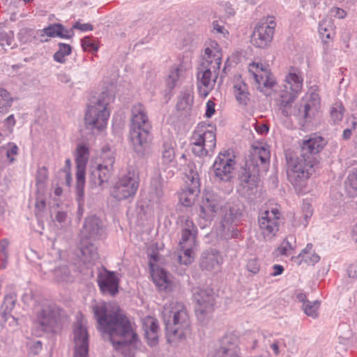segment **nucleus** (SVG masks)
<instances>
[{
  "instance_id": "obj_34",
  "label": "nucleus",
  "mask_w": 357,
  "mask_h": 357,
  "mask_svg": "<svg viewBox=\"0 0 357 357\" xmlns=\"http://www.w3.org/2000/svg\"><path fill=\"white\" fill-rule=\"evenodd\" d=\"M220 213L222 214V222L227 225L238 220L242 216V211L236 205H224Z\"/></svg>"
},
{
  "instance_id": "obj_41",
  "label": "nucleus",
  "mask_w": 357,
  "mask_h": 357,
  "mask_svg": "<svg viewBox=\"0 0 357 357\" xmlns=\"http://www.w3.org/2000/svg\"><path fill=\"white\" fill-rule=\"evenodd\" d=\"M192 103V97L190 92L185 91L181 93L176 103V108L181 111H188Z\"/></svg>"
},
{
  "instance_id": "obj_38",
  "label": "nucleus",
  "mask_w": 357,
  "mask_h": 357,
  "mask_svg": "<svg viewBox=\"0 0 357 357\" xmlns=\"http://www.w3.org/2000/svg\"><path fill=\"white\" fill-rule=\"evenodd\" d=\"M346 188L350 196H357V168H353L349 173L346 181Z\"/></svg>"
},
{
  "instance_id": "obj_3",
  "label": "nucleus",
  "mask_w": 357,
  "mask_h": 357,
  "mask_svg": "<svg viewBox=\"0 0 357 357\" xmlns=\"http://www.w3.org/2000/svg\"><path fill=\"white\" fill-rule=\"evenodd\" d=\"M287 162V174L289 181L296 190L303 192L307 185L308 179L319 168V162L311 158L296 155L288 150L285 152Z\"/></svg>"
},
{
  "instance_id": "obj_52",
  "label": "nucleus",
  "mask_w": 357,
  "mask_h": 357,
  "mask_svg": "<svg viewBox=\"0 0 357 357\" xmlns=\"http://www.w3.org/2000/svg\"><path fill=\"white\" fill-rule=\"evenodd\" d=\"M289 238H286L282 243L281 245L278 248L277 250L280 255L289 256L291 255L290 252L294 248H293Z\"/></svg>"
},
{
  "instance_id": "obj_56",
  "label": "nucleus",
  "mask_w": 357,
  "mask_h": 357,
  "mask_svg": "<svg viewBox=\"0 0 357 357\" xmlns=\"http://www.w3.org/2000/svg\"><path fill=\"white\" fill-rule=\"evenodd\" d=\"M48 178V171L45 167H39L36 173L37 183H44Z\"/></svg>"
},
{
  "instance_id": "obj_14",
  "label": "nucleus",
  "mask_w": 357,
  "mask_h": 357,
  "mask_svg": "<svg viewBox=\"0 0 357 357\" xmlns=\"http://www.w3.org/2000/svg\"><path fill=\"white\" fill-rule=\"evenodd\" d=\"M60 314L55 305H43L37 312L35 325L40 331L46 333H55L59 328Z\"/></svg>"
},
{
  "instance_id": "obj_37",
  "label": "nucleus",
  "mask_w": 357,
  "mask_h": 357,
  "mask_svg": "<svg viewBox=\"0 0 357 357\" xmlns=\"http://www.w3.org/2000/svg\"><path fill=\"white\" fill-rule=\"evenodd\" d=\"M174 145V142L170 139L163 142V144L161 147V153L162 161L164 163L168 164L174 160L175 157Z\"/></svg>"
},
{
  "instance_id": "obj_33",
  "label": "nucleus",
  "mask_w": 357,
  "mask_h": 357,
  "mask_svg": "<svg viewBox=\"0 0 357 357\" xmlns=\"http://www.w3.org/2000/svg\"><path fill=\"white\" fill-rule=\"evenodd\" d=\"M43 33L48 37L61 38H71L74 36L73 29H66L65 26L59 23L50 24L43 29Z\"/></svg>"
},
{
  "instance_id": "obj_60",
  "label": "nucleus",
  "mask_w": 357,
  "mask_h": 357,
  "mask_svg": "<svg viewBox=\"0 0 357 357\" xmlns=\"http://www.w3.org/2000/svg\"><path fill=\"white\" fill-rule=\"evenodd\" d=\"M71 29H79L82 31H92L93 29V26L89 23L81 24L79 22H77L73 25Z\"/></svg>"
},
{
  "instance_id": "obj_23",
  "label": "nucleus",
  "mask_w": 357,
  "mask_h": 357,
  "mask_svg": "<svg viewBox=\"0 0 357 357\" xmlns=\"http://www.w3.org/2000/svg\"><path fill=\"white\" fill-rule=\"evenodd\" d=\"M222 61V52L216 42L212 41L210 47L204 50L203 61L200 65L210 67L213 70H220Z\"/></svg>"
},
{
  "instance_id": "obj_35",
  "label": "nucleus",
  "mask_w": 357,
  "mask_h": 357,
  "mask_svg": "<svg viewBox=\"0 0 357 357\" xmlns=\"http://www.w3.org/2000/svg\"><path fill=\"white\" fill-rule=\"evenodd\" d=\"M234 92L236 100L239 104L247 105L250 100L248 87L247 84L243 82L236 84L234 86Z\"/></svg>"
},
{
  "instance_id": "obj_45",
  "label": "nucleus",
  "mask_w": 357,
  "mask_h": 357,
  "mask_svg": "<svg viewBox=\"0 0 357 357\" xmlns=\"http://www.w3.org/2000/svg\"><path fill=\"white\" fill-rule=\"evenodd\" d=\"M344 108L340 102H335L330 111L331 118L334 123L340 122L342 120L344 114Z\"/></svg>"
},
{
  "instance_id": "obj_13",
  "label": "nucleus",
  "mask_w": 357,
  "mask_h": 357,
  "mask_svg": "<svg viewBox=\"0 0 357 357\" xmlns=\"http://www.w3.org/2000/svg\"><path fill=\"white\" fill-rule=\"evenodd\" d=\"M235 155L229 150L220 153L213 165L216 178L224 182H229L234 176Z\"/></svg>"
},
{
  "instance_id": "obj_4",
  "label": "nucleus",
  "mask_w": 357,
  "mask_h": 357,
  "mask_svg": "<svg viewBox=\"0 0 357 357\" xmlns=\"http://www.w3.org/2000/svg\"><path fill=\"white\" fill-rule=\"evenodd\" d=\"M151 129L145 107L141 103L134 105L131 109L130 135L133 149L137 154H144L151 140Z\"/></svg>"
},
{
  "instance_id": "obj_42",
  "label": "nucleus",
  "mask_w": 357,
  "mask_h": 357,
  "mask_svg": "<svg viewBox=\"0 0 357 357\" xmlns=\"http://www.w3.org/2000/svg\"><path fill=\"white\" fill-rule=\"evenodd\" d=\"M150 193L153 195L157 199L163 196V183L161 176L159 175L151 181Z\"/></svg>"
},
{
  "instance_id": "obj_17",
  "label": "nucleus",
  "mask_w": 357,
  "mask_h": 357,
  "mask_svg": "<svg viewBox=\"0 0 357 357\" xmlns=\"http://www.w3.org/2000/svg\"><path fill=\"white\" fill-rule=\"evenodd\" d=\"M80 233L84 239L99 241L105 237L106 227L99 217L91 215L85 218Z\"/></svg>"
},
{
  "instance_id": "obj_10",
  "label": "nucleus",
  "mask_w": 357,
  "mask_h": 357,
  "mask_svg": "<svg viewBox=\"0 0 357 357\" xmlns=\"http://www.w3.org/2000/svg\"><path fill=\"white\" fill-rule=\"evenodd\" d=\"M193 300L196 303L195 311L198 320L202 324H206L211 314L214 310L215 295L212 289L194 288Z\"/></svg>"
},
{
  "instance_id": "obj_29",
  "label": "nucleus",
  "mask_w": 357,
  "mask_h": 357,
  "mask_svg": "<svg viewBox=\"0 0 357 357\" xmlns=\"http://www.w3.org/2000/svg\"><path fill=\"white\" fill-rule=\"evenodd\" d=\"M297 97L290 96L289 93H281L278 100V108L281 114L285 116L294 115L300 119L303 117L298 113V107H293L292 104Z\"/></svg>"
},
{
  "instance_id": "obj_31",
  "label": "nucleus",
  "mask_w": 357,
  "mask_h": 357,
  "mask_svg": "<svg viewBox=\"0 0 357 357\" xmlns=\"http://www.w3.org/2000/svg\"><path fill=\"white\" fill-rule=\"evenodd\" d=\"M313 245L307 243L306 247L301 250L300 254L296 257H291V261L300 265L302 261H304L307 264L314 266L319 261L320 257L318 254L315 253L312 250Z\"/></svg>"
},
{
  "instance_id": "obj_36",
  "label": "nucleus",
  "mask_w": 357,
  "mask_h": 357,
  "mask_svg": "<svg viewBox=\"0 0 357 357\" xmlns=\"http://www.w3.org/2000/svg\"><path fill=\"white\" fill-rule=\"evenodd\" d=\"M153 281L160 289H166L168 283L167 272L162 268L152 270Z\"/></svg>"
},
{
  "instance_id": "obj_43",
  "label": "nucleus",
  "mask_w": 357,
  "mask_h": 357,
  "mask_svg": "<svg viewBox=\"0 0 357 357\" xmlns=\"http://www.w3.org/2000/svg\"><path fill=\"white\" fill-rule=\"evenodd\" d=\"M17 302V294L15 292H10L4 296L3 302L1 305L3 313L9 314L15 307Z\"/></svg>"
},
{
  "instance_id": "obj_24",
  "label": "nucleus",
  "mask_w": 357,
  "mask_h": 357,
  "mask_svg": "<svg viewBox=\"0 0 357 357\" xmlns=\"http://www.w3.org/2000/svg\"><path fill=\"white\" fill-rule=\"evenodd\" d=\"M238 339L233 335H225L220 340V348L213 357H241L238 355Z\"/></svg>"
},
{
  "instance_id": "obj_57",
  "label": "nucleus",
  "mask_w": 357,
  "mask_h": 357,
  "mask_svg": "<svg viewBox=\"0 0 357 357\" xmlns=\"http://www.w3.org/2000/svg\"><path fill=\"white\" fill-rule=\"evenodd\" d=\"M42 349V342L39 340L33 342L29 349V354L32 355L38 354Z\"/></svg>"
},
{
  "instance_id": "obj_49",
  "label": "nucleus",
  "mask_w": 357,
  "mask_h": 357,
  "mask_svg": "<svg viewBox=\"0 0 357 357\" xmlns=\"http://www.w3.org/2000/svg\"><path fill=\"white\" fill-rule=\"evenodd\" d=\"M188 180L190 181L188 188L192 189V191H199L200 181L198 172L190 168L186 174Z\"/></svg>"
},
{
  "instance_id": "obj_1",
  "label": "nucleus",
  "mask_w": 357,
  "mask_h": 357,
  "mask_svg": "<svg viewBox=\"0 0 357 357\" xmlns=\"http://www.w3.org/2000/svg\"><path fill=\"white\" fill-rule=\"evenodd\" d=\"M92 312L105 340L109 341L116 351H123L136 343L138 335L126 314L120 311H110L105 302L94 301Z\"/></svg>"
},
{
  "instance_id": "obj_53",
  "label": "nucleus",
  "mask_w": 357,
  "mask_h": 357,
  "mask_svg": "<svg viewBox=\"0 0 357 357\" xmlns=\"http://www.w3.org/2000/svg\"><path fill=\"white\" fill-rule=\"evenodd\" d=\"M81 45L84 51L92 50L96 52L98 50V46L95 41L89 36H86L82 39Z\"/></svg>"
},
{
  "instance_id": "obj_39",
  "label": "nucleus",
  "mask_w": 357,
  "mask_h": 357,
  "mask_svg": "<svg viewBox=\"0 0 357 357\" xmlns=\"http://www.w3.org/2000/svg\"><path fill=\"white\" fill-rule=\"evenodd\" d=\"M59 50L54 54V60L60 63L66 62L65 57L72 52V47L70 45L59 43L58 44Z\"/></svg>"
},
{
  "instance_id": "obj_11",
  "label": "nucleus",
  "mask_w": 357,
  "mask_h": 357,
  "mask_svg": "<svg viewBox=\"0 0 357 357\" xmlns=\"http://www.w3.org/2000/svg\"><path fill=\"white\" fill-rule=\"evenodd\" d=\"M102 158V163L91 167L89 170V183L91 187H99L107 183L114 173L115 158L113 154L109 151L105 152Z\"/></svg>"
},
{
  "instance_id": "obj_30",
  "label": "nucleus",
  "mask_w": 357,
  "mask_h": 357,
  "mask_svg": "<svg viewBox=\"0 0 357 357\" xmlns=\"http://www.w3.org/2000/svg\"><path fill=\"white\" fill-rule=\"evenodd\" d=\"M93 241L82 238L80 244L81 259L84 263H93L98 259L97 247Z\"/></svg>"
},
{
  "instance_id": "obj_54",
  "label": "nucleus",
  "mask_w": 357,
  "mask_h": 357,
  "mask_svg": "<svg viewBox=\"0 0 357 357\" xmlns=\"http://www.w3.org/2000/svg\"><path fill=\"white\" fill-rule=\"evenodd\" d=\"M179 78V74H178V69H175L174 70L172 71L170 74L169 75L166 82L167 85L169 87V89H172L174 88L177 84V82Z\"/></svg>"
},
{
  "instance_id": "obj_44",
  "label": "nucleus",
  "mask_w": 357,
  "mask_h": 357,
  "mask_svg": "<svg viewBox=\"0 0 357 357\" xmlns=\"http://www.w3.org/2000/svg\"><path fill=\"white\" fill-rule=\"evenodd\" d=\"M195 247H181V253L178 255V259L180 264L184 265L190 264L194 260L193 251Z\"/></svg>"
},
{
  "instance_id": "obj_26",
  "label": "nucleus",
  "mask_w": 357,
  "mask_h": 357,
  "mask_svg": "<svg viewBox=\"0 0 357 357\" xmlns=\"http://www.w3.org/2000/svg\"><path fill=\"white\" fill-rule=\"evenodd\" d=\"M89 152L85 145L79 144L76 153V183L85 184V167L89 159Z\"/></svg>"
},
{
  "instance_id": "obj_59",
  "label": "nucleus",
  "mask_w": 357,
  "mask_h": 357,
  "mask_svg": "<svg viewBox=\"0 0 357 357\" xmlns=\"http://www.w3.org/2000/svg\"><path fill=\"white\" fill-rule=\"evenodd\" d=\"M303 213L304 219L306 222H307V219L310 218L312 215V205L308 202H304L303 204Z\"/></svg>"
},
{
  "instance_id": "obj_5",
  "label": "nucleus",
  "mask_w": 357,
  "mask_h": 357,
  "mask_svg": "<svg viewBox=\"0 0 357 357\" xmlns=\"http://www.w3.org/2000/svg\"><path fill=\"white\" fill-rule=\"evenodd\" d=\"M163 317L167 342L182 339L190 326V317L183 304L172 303L169 307L165 308Z\"/></svg>"
},
{
  "instance_id": "obj_9",
  "label": "nucleus",
  "mask_w": 357,
  "mask_h": 357,
  "mask_svg": "<svg viewBox=\"0 0 357 357\" xmlns=\"http://www.w3.org/2000/svg\"><path fill=\"white\" fill-rule=\"evenodd\" d=\"M216 146L215 132L205 126H197L190 137L192 153L198 157L206 156L213 152Z\"/></svg>"
},
{
  "instance_id": "obj_48",
  "label": "nucleus",
  "mask_w": 357,
  "mask_h": 357,
  "mask_svg": "<svg viewBox=\"0 0 357 357\" xmlns=\"http://www.w3.org/2000/svg\"><path fill=\"white\" fill-rule=\"evenodd\" d=\"M320 307V302L317 300L314 301H307L305 304H303V309L304 312L309 317L317 318L318 317V310Z\"/></svg>"
},
{
  "instance_id": "obj_27",
  "label": "nucleus",
  "mask_w": 357,
  "mask_h": 357,
  "mask_svg": "<svg viewBox=\"0 0 357 357\" xmlns=\"http://www.w3.org/2000/svg\"><path fill=\"white\" fill-rule=\"evenodd\" d=\"M197 229L192 220L186 218L182 223L180 247H195Z\"/></svg>"
},
{
  "instance_id": "obj_55",
  "label": "nucleus",
  "mask_w": 357,
  "mask_h": 357,
  "mask_svg": "<svg viewBox=\"0 0 357 357\" xmlns=\"http://www.w3.org/2000/svg\"><path fill=\"white\" fill-rule=\"evenodd\" d=\"M247 270L252 274H257L260 270L259 261L257 259H251L248 260L246 264Z\"/></svg>"
},
{
  "instance_id": "obj_62",
  "label": "nucleus",
  "mask_w": 357,
  "mask_h": 357,
  "mask_svg": "<svg viewBox=\"0 0 357 357\" xmlns=\"http://www.w3.org/2000/svg\"><path fill=\"white\" fill-rule=\"evenodd\" d=\"M9 245V241L7 238H3L0 241V250L3 257H8V248Z\"/></svg>"
},
{
  "instance_id": "obj_21",
  "label": "nucleus",
  "mask_w": 357,
  "mask_h": 357,
  "mask_svg": "<svg viewBox=\"0 0 357 357\" xmlns=\"http://www.w3.org/2000/svg\"><path fill=\"white\" fill-rule=\"evenodd\" d=\"M249 72L251 73L258 84V89L264 91V89H271L275 84L273 75L262 63H253L250 66Z\"/></svg>"
},
{
  "instance_id": "obj_22",
  "label": "nucleus",
  "mask_w": 357,
  "mask_h": 357,
  "mask_svg": "<svg viewBox=\"0 0 357 357\" xmlns=\"http://www.w3.org/2000/svg\"><path fill=\"white\" fill-rule=\"evenodd\" d=\"M320 109V98L319 94L314 91L310 93L309 98L302 100L299 105L298 113L305 121H311Z\"/></svg>"
},
{
  "instance_id": "obj_19",
  "label": "nucleus",
  "mask_w": 357,
  "mask_h": 357,
  "mask_svg": "<svg viewBox=\"0 0 357 357\" xmlns=\"http://www.w3.org/2000/svg\"><path fill=\"white\" fill-rule=\"evenodd\" d=\"M97 282L100 291L105 295L114 296L119 292V278L114 271L104 268L98 274Z\"/></svg>"
},
{
  "instance_id": "obj_28",
  "label": "nucleus",
  "mask_w": 357,
  "mask_h": 357,
  "mask_svg": "<svg viewBox=\"0 0 357 357\" xmlns=\"http://www.w3.org/2000/svg\"><path fill=\"white\" fill-rule=\"evenodd\" d=\"M221 257L215 249L204 251L201 256L199 266L207 271H218L220 268Z\"/></svg>"
},
{
  "instance_id": "obj_12",
  "label": "nucleus",
  "mask_w": 357,
  "mask_h": 357,
  "mask_svg": "<svg viewBox=\"0 0 357 357\" xmlns=\"http://www.w3.org/2000/svg\"><path fill=\"white\" fill-rule=\"evenodd\" d=\"M259 231L265 241H271L276 236L280 225V213L276 208L259 213L258 216Z\"/></svg>"
},
{
  "instance_id": "obj_8",
  "label": "nucleus",
  "mask_w": 357,
  "mask_h": 357,
  "mask_svg": "<svg viewBox=\"0 0 357 357\" xmlns=\"http://www.w3.org/2000/svg\"><path fill=\"white\" fill-rule=\"evenodd\" d=\"M139 185V173L137 169L132 166L126 169L114 185L111 195L117 201L132 199Z\"/></svg>"
},
{
  "instance_id": "obj_2",
  "label": "nucleus",
  "mask_w": 357,
  "mask_h": 357,
  "mask_svg": "<svg viewBox=\"0 0 357 357\" xmlns=\"http://www.w3.org/2000/svg\"><path fill=\"white\" fill-rule=\"evenodd\" d=\"M270 162V151L266 144H259L252 146L245 167L239 174L242 194L251 199L257 191L260 172L267 170Z\"/></svg>"
},
{
  "instance_id": "obj_51",
  "label": "nucleus",
  "mask_w": 357,
  "mask_h": 357,
  "mask_svg": "<svg viewBox=\"0 0 357 357\" xmlns=\"http://www.w3.org/2000/svg\"><path fill=\"white\" fill-rule=\"evenodd\" d=\"M319 31L323 37L331 38V34L334 33L333 25L330 20H322L319 24Z\"/></svg>"
},
{
  "instance_id": "obj_18",
  "label": "nucleus",
  "mask_w": 357,
  "mask_h": 357,
  "mask_svg": "<svg viewBox=\"0 0 357 357\" xmlns=\"http://www.w3.org/2000/svg\"><path fill=\"white\" fill-rule=\"evenodd\" d=\"M327 144V141L317 133L311 134L307 139H303L300 146L299 154L318 160L319 162L320 152Z\"/></svg>"
},
{
  "instance_id": "obj_25",
  "label": "nucleus",
  "mask_w": 357,
  "mask_h": 357,
  "mask_svg": "<svg viewBox=\"0 0 357 357\" xmlns=\"http://www.w3.org/2000/svg\"><path fill=\"white\" fill-rule=\"evenodd\" d=\"M297 71V70L292 68L285 76L283 84L284 89L281 91V93H289L290 96L295 97L298 96L302 89L303 79Z\"/></svg>"
},
{
  "instance_id": "obj_63",
  "label": "nucleus",
  "mask_w": 357,
  "mask_h": 357,
  "mask_svg": "<svg viewBox=\"0 0 357 357\" xmlns=\"http://www.w3.org/2000/svg\"><path fill=\"white\" fill-rule=\"evenodd\" d=\"M215 112V103L211 100H208L206 103V116L211 118L212 115L214 114Z\"/></svg>"
},
{
  "instance_id": "obj_61",
  "label": "nucleus",
  "mask_w": 357,
  "mask_h": 357,
  "mask_svg": "<svg viewBox=\"0 0 357 357\" xmlns=\"http://www.w3.org/2000/svg\"><path fill=\"white\" fill-rule=\"evenodd\" d=\"M12 42L13 38L10 37L6 33H0V45L2 47L10 46Z\"/></svg>"
},
{
  "instance_id": "obj_46",
  "label": "nucleus",
  "mask_w": 357,
  "mask_h": 357,
  "mask_svg": "<svg viewBox=\"0 0 357 357\" xmlns=\"http://www.w3.org/2000/svg\"><path fill=\"white\" fill-rule=\"evenodd\" d=\"M199 191H192V189L188 188L180 195V202L185 206H190L194 204L196 197Z\"/></svg>"
},
{
  "instance_id": "obj_7",
  "label": "nucleus",
  "mask_w": 357,
  "mask_h": 357,
  "mask_svg": "<svg viewBox=\"0 0 357 357\" xmlns=\"http://www.w3.org/2000/svg\"><path fill=\"white\" fill-rule=\"evenodd\" d=\"M225 197L218 191L208 190L203 198L199 206V226L204 229L211 225L214 218L223 211Z\"/></svg>"
},
{
  "instance_id": "obj_40",
  "label": "nucleus",
  "mask_w": 357,
  "mask_h": 357,
  "mask_svg": "<svg viewBox=\"0 0 357 357\" xmlns=\"http://www.w3.org/2000/svg\"><path fill=\"white\" fill-rule=\"evenodd\" d=\"M55 280L59 282H68L73 280L70 271L67 266H62L54 270Z\"/></svg>"
},
{
  "instance_id": "obj_32",
  "label": "nucleus",
  "mask_w": 357,
  "mask_h": 357,
  "mask_svg": "<svg viewBox=\"0 0 357 357\" xmlns=\"http://www.w3.org/2000/svg\"><path fill=\"white\" fill-rule=\"evenodd\" d=\"M143 328L148 344L151 346L155 345L158 340L159 328L158 321L153 317H147L144 320Z\"/></svg>"
},
{
  "instance_id": "obj_15",
  "label": "nucleus",
  "mask_w": 357,
  "mask_h": 357,
  "mask_svg": "<svg viewBox=\"0 0 357 357\" xmlns=\"http://www.w3.org/2000/svg\"><path fill=\"white\" fill-rule=\"evenodd\" d=\"M275 22L268 17L266 21L259 22L251 37V43L257 47L264 49L271 45L275 32Z\"/></svg>"
},
{
  "instance_id": "obj_58",
  "label": "nucleus",
  "mask_w": 357,
  "mask_h": 357,
  "mask_svg": "<svg viewBox=\"0 0 357 357\" xmlns=\"http://www.w3.org/2000/svg\"><path fill=\"white\" fill-rule=\"evenodd\" d=\"M330 15L332 17H337L338 19H343L346 16L347 13L340 8L333 7L330 10Z\"/></svg>"
},
{
  "instance_id": "obj_47",
  "label": "nucleus",
  "mask_w": 357,
  "mask_h": 357,
  "mask_svg": "<svg viewBox=\"0 0 357 357\" xmlns=\"http://www.w3.org/2000/svg\"><path fill=\"white\" fill-rule=\"evenodd\" d=\"M11 102L12 98L10 93L6 89L0 88V114L8 112Z\"/></svg>"
},
{
  "instance_id": "obj_50",
  "label": "nucleus",
  "mask_w": 357,
  "mask_h": 357,
  "mask_svg": "<svg viewBox=\"0 0 357 357\" xmlns=\"http://www.w3.org/2000/svg\"><path fill=\"white\" fill-rule=\"evenodd\" d=\"M84 185L82 184L79 185V183H76V200L78 204L77 215L80 217L84 213Z\"/></svg>"
},
{
  "instance_id": "obj_6",
  "label": "nucleus",
  "mask_w": 357,
  "mask_h": 357,
  "mask_svg": "<svg viewBox=\"0 0 357 357\" xmlns=\"http://www.w3.org/2000/svg\"><path fill=\"white\" fill-rule=\"evenodd\" d=\"M111 100V97L107 92H102L98 98L91 101L88 106L85 114L84 121L86 129L93 132L96 130L99 132L105 128L107 121L109 116V111L107 108Z\"/></svg>"
},
{
  "instance_id": "obj_20",
  "label": "nucleus",
  "mask_w": 357,
  "mask_h": 357,
  "mask_svg": "<svg viewBox=\"0 0 357 357\" xmlns=\"http://www.w3.org/2000/svg\"><path fill=\"white\" fill-rule=\"evenodd\" d=\"M219 70H213L210 67L200 65L197 68V77L199 93L204 96H206L209 91L213 89L215 83L218 77Z\"/></svg>"
},
{
  "instance_id": "obj_64",
  "label": "nucleus",
  "mask_w": 357,
  "mask_h": 357,
  "mask_svg": "<svg viewBox=\"0 0 357 357\" xmlns=\"http://www.w3.org/2000/svg\"><path fill=\"white\" fill-rule=\"evenodd\" d=\"M59 178H61V183L65 184L66 186H70L72 182V177L70 173L67 174H59Z\"/></svg>"
},
{
  "instance_id": "obj_16",
  "label": "nucleus",
  "mask_w": 357,
  "mask_h": 357,
  "mask_svg": "<svg viewBox=\"0 0 357 357\" xmlns=\"http://www.w3.org/2000/svg\"><path fill=\"white\" fill-rule=\"evenodd\" d=\"M73 357H89V335L82 321H77L73 325Z\"/></svg>"
}]
</instances>
